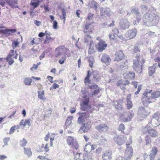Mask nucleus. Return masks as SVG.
<instances>
[{"mask_svg":"<svg viewBox=\"0 0 160 160\" xmlns=\"http://www.w3.org/2000/svg\"><path fill=\"white\" fill-rule=\"evenodd\" d=\"M160 97V91L157 90L152 92V90L146 89L142 94L141 101L144 106H148Z\"/></svg>","mask_w":160,"mask_h":160,"instance_id":"f257e3e1","label":"nucleus"},{"mask_svg":"<svg viewBox=\"0 0 160 160\" xmlns=\"http://www.w3.org/2000/svg\"><path fill=\"white\" fill-rule=\"evenodd\" d=\"M142 132L145 134L148 133L152 138H157L158 136L157 131L154 128H150V127L149 126L144 127L142 129Z\"/></svg>","mask_w":160,"mask_h":160,"instance_id":"f03ea898","label":"nucleus"},{"mask_svg":"<svg viewBox=\"0 0 160 160\" xmlns=\"http://www.w3.org/2000/svg\"><path fill=\"white\" fill-rule=\"evenodd\" d=\"M90 99L87 95L83 97L82 101L80 103L81 109L83 111H86L90 109L91 105L89 104Z\"/></svg>","mask_w":160,"mask_h":160,"instance_id":"7ed1b4c3","label":"nucleus"},{"mask_svg":"<svg viewBox=\"0 0 160 160\" xmlns=\"http://www.w3.org/2000/svg\"><path fill=\"white\" fill-rule=\"evenodd\" d=\"M132 143V141H131L130 143L128 144L127 143L126 146L127 147L124 153V157L126 160H130L132 157L133 149L132 147L128 146L130 144Z\"/></svg>","mask_w":160,"mask_h":160,"instance_id":"20e7f679","label":"nucleus"},{"mask_svg":"<svg viewBox=\"0 0 160 160\" xmlns=\"http://www.w3.org/2000/svg\"><path fill=\"white\" fill-rule=\"evenodd\" d=\"M133 62L132 66L133 69L138 73H141L142 71V63L141 62L138 60H133Z\"/></svg>","mask_w":160,"mask_h":160,"instance_id":"39448f33","label":"nucleus"},{"mask_svg":"<svg viewBox=\"0 0 160 160\" xmlns=\"http://www.w3.org/2000/svg\"><path fill=\"white\" fill-rule=\"evenodd\" d=\"M138 112L140 116L143 119L149 115L150 112L148 109H145L144 107L141 106L139 107Z\"/></svg>","mask_w":160,"mask_h":160,"instance_id":"423d86ee","label":"nucleus"},{"mask_svg":"<svg viewBox=\"0 0 160 160\" xmlns=\"http://www.w3.org/2000/svg\"><path fill=\"white\" fill-rule=\"evenodd\" d=\"M107 44L103 40L101 39L96 45L95 47L99 52H102L107 47Z\"/></svg>","mask_w":160,"mask_h":160,"instance_id":"0eeeda50","label":"nucleus"},{"mask_svg":"<svg viewBox=\"0 0 160 160\" xmlns=\"http://www.w3.org/2000/svg\"><path fill=\"white\" fill-rule=\"evenodd\" d=\"M137 33L136 28H133L128 30L125 34V37L127 39H130L135 38Z\"/></svg>","mask_w":160,"mask_h":160,"instance_id":"6e6552de","label":"nucleus"},{"mask_svg":"<svg viewBox=\"0 0 160 160\" xmlns=\"http://www.w3.org/2000/svg\"><path fill=\"white\" fill-rule=\"evenodd\" d=\"M94 23V22L92 23L87 22L85 25L83 31L84 33H91L92 32L94 29V26L92 24Z\"/></svg>","mask_w":160,"mask_h":160,"instance_id":"1a4fd4ad","label":"nucleus"},{"mask_svg":"<svg viewBox=\"0 0 160 160\" xmlns=\"http://www.w3.org/2000/svg\"><path fill=\"white\" fill-rule=\"evenodd\" d=\"M152 126L156 127L160 124V117L158 113H155L152 116L151 120Z\"/></svg>","mask_w":160,"mask_h":160,"instance_id":"9d476101","label":"nucleus"},{"mask_svg":"<svg viewBox=\"0 0 160 160\" xmlns=\"http://www.w3.org/2000/svg\"><path fill=\"white\" fill-rule=\"evenodd\" d=\"M78 114L79 116L78 119V122L80 124H81L85 122V119L89 117V114L86 112H79Z\"/></svg>","mask_w":160,"mask_h":160,"instance_id":"9b49d317","label":"nucleus"},{"mask_svg":"<svg viewBox=\"0 0 160 160\" xmlns=\"http://www.w3.org/2000/svg\"><path fill=\"white\" fill-rule=\"evenodd\" d=\"M129 84V82L128 80L121 79L117 82L116 85L122 90H125L126 89V86L128 85Z\"/></svg>","mask_w":160,"mask_h":160,"instance_id":"f8f14e48","label":"nucleus"},{"mask_svg":"<svg viewBox=\"0 0 160 160\" xmlns=\"http://www.w3.org/2000/svg\"><path fill=\"white\" fill-rule=\"evenodd\" d=\"M115 142L119 146H121L127 140V138L125 136L122 137L117 135L114 138Z\"/></svg>","mask_w":160,"mask_h":160,"instance_id":"ddd939ff","label":"nucleus"},{"mask_svg":"<svg viewBox=\"0 0 160 160\" xmlns=\"http://www.w3.org/2000/svg\"><path fill=\"white\" fill-rule=\"evenodd\" d=\"M65 46L63 45H60L55 50V56L57 58H58L64 53Z\"/></svg>","mask_w":160,"mask_h":160,"instance_id":"4468645a","label":"nucleus"},{"mask_svg":"<svg viewBox=\"0 0 160 160\" xmlns=\"http://www.w3.org/2000/svg\"><path fill=\"white\" fill-rule=\"evenodd\" d=\"M95 128L100 133L104 132L107 131L108 129V127L105 123L100 124L95 127Z\"/></svg>","mask_w":160,"mask_h":160,"instance_id":"2eb2a0df","label":"nucleus"},{"mask_svg":"<svg viewBox=\"0 0 160 160\" xmlns=\"http://www.w3.org/2000/svg\"><path fill=\"white\" fill-rule=\"evenodd\" d=\"M123 102L122 99H119L113 101V104L115 108L118 110H123L124 108L122 106Z\"/></svg>","mask_w":160,"mask_h":160,"instance_id":"dca6fc26","label":"nucleus"},{"mask_svg":"<svg viewBox=\"0 0 160 160\" xmlns=\"http://www.w3.org/2000/svg\"><path fill=\"white\" fill-rule=\"evenodd\" d=\"M88 88L91 90H94L92 94V96H96L98 95L101 89H100L99 87L97 85L95 84L89 86Z\"/></svg>","mask_w":160,"mask_h":160,"instance_id":"f3484780","label":"nucleus"},{"mask_svg":"<svg viewBox=\"0 0 160 160\" xmlns=\"http://www.w3.org/2000/svg\"><path fill=\"white\" fill-rule=\"evenodd\" d=\"M101 61L102 62L108 65L109 64L111 61V59L108 55L106 53H103L102 55Z\"/></svg>","mask_w":160,"mask_h":160,"instance_id":"a211bd4d","label":"nucleus"},{"mask_svg":"<svg viewBox=\"0 0 160 160\" xmlns=\"http://www.w3.org/2000/svg\"><path fill=\"white\" fill-rule=\"evenodd\" d=\"M115 56L114 61H119L122 60L124 58L125 55L122 51L119 50L116 52Z\"/></svg>","mask_w":160,"mask_h":160,"instance_id":"6ab92c4d","label":"nucleus"},{"mask_svg":"<svg viewBox=\"0 0 160 160\" xmlns=\"http://www.w3.org/2000/svg\"><path fill=\"white\" fill-rule=\"evenodd\" d=\"M118 32V29L115 28L112 30V32L109 35L110 40L112 41H116L118 35L117 34L116 32Z\"/></svg>","mask_w":160,"mask_h":160,"instance_id":"aec40b11","label":"nucleus"},{"mask_svg":"<svg viewBox=\"0 0 160 160\" xmlns=\"http://www.w3.org/2000/svg\"><path fill=\"white\" fill-rule=\"evenodd\" d=\"M120 25L122 29H125L128 28L129 26V22L127 19H123L121 20Z\"/></svg>","mask_w":160,"mask_h":160,"instance_id":"412c9836","label":"nucleus"},{"mask_svg":"<svg viewBox=\"0 0 160 160\" xmlns=\"http://www.w3.org/2000/svg\"><path fill=\"white\" fill-rule=\"evenodd\" d=\"M123 75L124 78L127 80H132L135 79V74L132 72L129 71L124 73Z\"/></svg>","mask_w":160,"mask_h":160,"instance_id":"4be33fe9","label":"nucleus"},{"mask_svg":"<svg viewBox=\"0 0 160 160\" xmlns=\"http://www.w3.org/2000/svg\"><path fill=\"white\" fill-rule=\"evenodd\" d=\"M6 2L12 8H18V0H6Z\"/></svg>","mask_w":160,"mask_h":160,"instance_id":"5701e85b","label":"nucleus"},{"mask_svg":"<svg viewBox=\"0 0 160 160\" xmlns=\"http://www.w3.org/2000/svg\"><path fill=\"white\" fill-rule=\"evenodd\" d=\"M134 113H130L128 115L127 118L124 117L123 115H121L120 117L122 121L123 122H127L131 120L132 118L134 116Z\"/></svg>","mask_w":160,"mask_h":160,"instance_id":"b1692460","label":"nucleus"},{"mask_svg":"<svg viewBox=\"0 0 160 160\" xmlns=\"http://www.w3.org/2000/svg\"><path fill=\"white\" fill-rule=\"evenodd\" d=\"M84 41L85 42H89L90 43V48L88 51V53L90 54H91L92 52H91L90 51L91 49L90 47L92 44L93 43V42L92 40V37L88 35H87L84 38Z\"/></svg>","mask_w":160,"mask_h":160,"instance_id":"393cba45","label":"nucleus"},{"mask_svg":"<svg viewBox=\"0 0 160 160\" xmlns=\"http://www.w3.org/2000/svg\"><path fill=\"white\" fill-rule=\"evenodd\" d=\"M131 94H129L128 95L126 98V106L128 109H131L133 106V103L131 100Z\"/></svg>","mask_w":160,"mask_h":160,"instance_id":"a878e982","label":"nucleus"},{"mask_svg":"<svg viewBox=\"0 0 160 160\" xmlns=\"http://www.w3.org/2000/svg\"><path fill=\"white\" fill-rule=\"evenodd\" d=\"M112 153L111 152L108 150L106 151L102 155V158L103 160H108L112 158L111 155Z\"/></svg>","mask_w":160,"mask_h":160,"instance_id":"bb28decb","label":"nucleus"},{"mask_svg":"<svg viewBox=\"0 0 160 160\" xmlns=\"http://www.w3.org/2000/svg\"><path fill=\"white\" fill-rule=\"evenodd\" d=\"M44 0H31L30 5L33 7V9H35L38 6L39 3L43 2Z\"/></svg>","mask_w":160,"mask_h":160,"instance_id":"cd10ccee","label":"nucleus"},{"mask_svg":"<svg viewBox=\"0 0 160 160\" xmlns=\"http://www.w3.org/2000/svg\"><path fill=\"white\" fill-rule=\"evenodd\" d=\"M91 127V126L89 122L84 123L82 124L81 129L83 130L84 132H87Z\"/></svg>","mask_w":160,"mask_h":160,"instance_id":"c85d7f7f","label":"nucleus"},{"mask_svg":"<svg viewBox=\"0 0 160 160\" xmlns=\"http://www.w3.org/2000/svg\"><path fill=\"white\" fill-rule=\"evenodd\" d=\"M158 150L156 147H154L152 148L149 154L152 158L154 159L156 156Z\"/></svg>","mask_w":160,"mask_h":160,"instance_id":"c756f323","label":"nucleus"},{"mask_svg":"<svg viewBox=\"0 0 160 160\" xmlns=\"http://www.w3.org/2000/svg\"><path fill=\"white\" fill-rule=\"evenodd\" d=\"M46 37L44 41V44H48L52 42L54 38L50 36V34L46 32Z\"/></svg>","mask_w":160,"mask_h":160,"instance_id":"7c9ffc66","label":"nucleus"},{"mask_svg":"<svg viewBox=\"0 0 160 160\" xmlns=\"http://www.w3.org/2000/svg\"><path fill=\"white\" fill-rule=\"evenodd\" d=\"M18 54L17 53L16 51H15L13 50H10L7 56L12 57L15 59H17L18 58Z\"/></svg>","mask_w":160,"mask_h":160,"instance_id":"2f4dec72","label":"nucleus"},{"mask_svg":"<svg viewBox=\"0 0 160 160\" xmlns=\"http://www.w3.org/2000/svg\"><path fill=\"white\" fill-rule=\"evenodd\" d=\"M49 17L51 19L50 22H52L53 21V28L54 29H57L58 28V22L56 20H54V17L52 15H49Z\"/></svg>","mask_w":160,"mask_h":160,"instance_id":"473e14b6","label":"nucleus"},{"mask_svg":"<svg viewBox=\"0 0 160 160\" xmlns=\"http://www.w3.org/2000/svg\"><path fill=\"white\" fill-rule=\"evenodd\" d=\"M39 90L38 91V97L41 100H44L45 99L44 91L42 89H39Z\"/></svg>","mask_w":160,"mask_h":160,"instance_id":"72a5a7b5","label":"nucleus"},{"mask_svg":"<svg viewBox=\"0 0 160 160\" xmlns=\"http://www.w3.org/2000/svg\"><path fill=\"white\" fill-rule=\"evenodd\" d=\"M32 80L31 78H26L24 80V82L26 85H30L32 82Z\"/></svg>","mask_w":160,"mask_h":160,"instance_id":"f704fd0d","label":"nucleus"},{"mask_svg":"<svg viewBox=\"0 0 160 160\" xmlns=\"http://www.w3.org/2000/svg\"><path fill=\"white\" fill-rule=\"evenodd\" d=\"M24 153L27 156L30 157L32 155V152H31V150L30 148H26L24 147Z\"/></svg>","mask_w":160,"mask_h":160,"instance_id":"c9c22d12","label":"nucleus"},{"mask_svg":"<svg viewBox=\"0 0 160 160\" xmlns=\"http://www.w3.org/2000/svg\"><path fill=\"white\" fill-rule=\"evenodd\" d=\"M90 71H88V73L87 76L85 78L84 82L86 84L87 83H90L91 82V81L90 80V78L91 76V74L89 73Z\"/></svg>","mask_w":160,"mask_h":160,"instance_id":"e433bc0d","label":"nucleus"},{"mask_svg":"<svg viewBox=\"0 0 160 160\" xmlns=\"http://www.w3.org/2000/svg\"><path fill=\"white\" fill-rule=\"evenodd\" d=\"M67 141L68 144L69 146L71 145L74 142L73 138L71 136L68 137Z\"/></svg>","mask_w":160,"mask_h":160,"instance_id":"4c0bfd02","label":"nucleus"},{"mask_svg":"<svg viewBox=\"0 0 160 160\" xmlns=\"http://www.w3.org/2000/svg\"><path fill=\"white\" fill-rule=\"evenodd\" d=\"M125 126L122 123H121L118 128V130L119 131H121L123 133H125L124 130L125 129Z\"/></svg>","mask_w":160,"mask_h":160,"instance_id":"58836bf2","label":"nucleus"},{"mask_svg":"<svg viewBox=\"0 0 160 160\" xmlns=\"http://www.w3.org/2000/svg\"><path fill=\"white\" fill-rule=\"evenodd\" d=\"M148 74L149 76H152L155 71V69L153 66L150 67L149 68Z\"/></svg>","mask_w":160,"mask_h":160,"instance_id":"ea45409f","label":"nucleus"},{"mask_svg":"<svg viewBox=\"0 0 160 160\" xmlns=\"http://www.w3.org/2000/svg\"><path fill=\"white\" fill-rule=\"evenodd\" d=\"M94 60V59L93 57H89V59L88 60V62H89V66L91 68H92L93 66V64Z\"/></svg>","mask_w":160,"mask_h":160,"instance_id":"a19ab883","label":"nucleus"},{"mask_svg":"<svg viewBox=\"0 0 160 160\" xmlns=\"http://www.w3.org/2000/svg\"><path fill=\"white\" fill-rule=\"evenodd\" d=\"M140 49L137 46H135L132 49L131 52L132 53L134 54L136 53L140 52Z\"/></svg>","mask_w":160,"mask_h":160,"instance_id":"79ce46f5","label":"nucleus"},{"mask_svg":"<svg viewBox=\"0 0 160 160\" xmlns=\"http://www.w3.org/2000/svg\"><path fill=\"white\" fill-rule=\"evenodd\" d=\"M6 61L8 62L9 65H12L14 62L12 57L7 56L6 58Z\"/></svg>","mask_w":160,"mask_h":160,"instance_id":"37998d69","label":"nucleus"},{"mask_svg":"<svg viewBox=\"0 0 160 160\" xmlns=\"http://www.w3.org/2000/svg\"><path fill=\"white\" fill-rule=\"evenodd\" d=\"M158 56L154 59L155 62H158V67L160 68V51L158 53Z\"/></svg>","mask_w":160,"mask_h":160,"instance_id":"c03bdc74","label":"nucleus"},{"mask_svg":"<svg viewBox=\"0 0 160 160\" xmlns=\"http://www.w3.org/2000/svg\"><path fill=\"white\" fill-rule=\"evenodd\" d=\"M62 15L60 16V18L61 19H63V23H65V21L66 20V13L65 12V11L64 10H62Z\"/></svg>","mask_w":160,"mask_h":160,"instance_id":"a18cd8bd","label":"nucleus"},{"mask_svg":"<svg viewBox=\"0 0 160 160\" xmlns=\"http://www.w3.org/2000/svg\"><path fill=\"white\" fill-rule=\"evenodd\" d=\"M19 42L17 41H14L12 43V47L13 49H14L17 47H19Z\"/></svg>","mask_w":160,"mask_h":160,"instance_id":"49530a36","label":"nucleus"},{"mask_svg":"<svg viewBox=\"0 0 160 160\" xmlns=\"http://www.w3.org/2000/svg\"><path fill=\"white\" fill-rule=\"evenodd\" d=\"M8 29L9 30L7 32V34H8V35H13V33H15L17 32V30L15 29Z\"/></svg>","mask_w":160,"mask_h":160,"instance_id":"de8ad7c7","label":"nucleus"},{"mask_svg":"<svg viewBox=\"0 0 160 160\" xmlns=\"http://www.w3.org/2000/svg\"><path fill=\"white\" fill-rule=\"evenodd\" d=\"M145 141L147 145L149 144L151 142V138L150 136L146 135L145 137Z\"/></svg>","mask_w":160,"mask_h":160,"instance_id":"09e8293b","label":"nucleus"},{"mask_svg":"<svg viewBox=\"0 0 160 160\" xmlns=\"http://www.w3.org/2000/svg\"><path fill=\"white\" fill-rule=\"evenodd\" d=\"M64 53L68 57H70L71 56V53L68 49L65 47V49H64Z\"/></svg>","mask_w":160,"mask_h":160,"instance_id":"8fccbe9b","label":"nucleus"},{"mask_svg":"<svg viewBox=\"0 0 160 160\" xmlns=\"http://www.w3.org/2000/svg\"><path fill=\"white\" fill-rule=\"evenodd\" d=\"M72 116L69 117L66 120L65 124L66 125H68L72 123V120L73 119Z\"/></svg>","mask_w":160,"mask_h":160,"instance_id":"3c124183","label":"nucleus"},{"mask_svg":"<svg viewBox=\"0 0 160 160\" xmlns=\"http://www.w3.org/2000/svg\"><path fill=\"white\" fill-rule=\"evenodd\" d=\"M66 58L65 55L62 56L61 58L59 59L58 62L60 64H62L66 60Z\"/></svg>","mask_w":160,"mask_h":160,"instance_id":"603ef678","label":"nucleus"},{"mask_svg":"<svg viewBox=\"0 0 160 160\" xmlns=\"http://www.w3.org/2000/svg\"><path fill=\"white\" fill-rule=\"evenodd\" d=\"M41 64L40 62L36 64H34L33 67L31 68V70L32 71H33L37 69L39 65Z\"/></svg>","mask_w":160,"mask_h":160,"instance_id":"864d4df0","label":"nucleus"},{"mask_svg":"<svg viewBox=\"0 0 160 160\" xmlns=\"http://www.w3.org/2000/svg\"><path fill=\"white\" fill-rule=\"evenodd\" d=\"M72 147L75 149H77L78 148V144L77 141H74L72 145Z\"/></svg>","mask_w":160,"mask_h":160,"instance_id":"5fc2aeb1","label":"nucleus"},{"mask_svg":"<svg viewBox=\"0 0 160 160\" xmlns=\"http://www.w3.org/2000/svg\"><path fill=\"white\" fill-rule=\"evenodd\" d=\"M132 13H134L137 16H139L140 14V13L138 12V10L137 8H134L132 10Z\"/></svg>","mask_w":160,"mask_h":160,"instance_id":"6e6d98bb","label":"nucleus"},{"mask_svg":"<svg viewBox=\"0 0 160 160\" xmlns=\"http://www.w3.org/2000/svg\"><path fill=\"white\" fill-rule=\"evenodd\" d=\"M16 128V126L15 125L12 127L10 129V131L9 132V134H12L14 131H15Z\"/></svg>","mask_w":160,"mask_h":160,"instance_id":"4d7b16f0","label":"nucleus"},{"mask_svg":"<svg viewBox=\"0 0 160 160\" xmlns=\"http://www.w3.org/2000/svg\"><path fill=\"white\" fill-rule=\"evenodd\" d=\"M59 87V86L56 83H54L52 85V86L50 87V89L51 90L54 89H56L57 88H58Z\"/></svg>","mask_w":160,"mask_h":160,"instance_id":"13d9d810","label":"nucleus"},{"mask_svg":"<svg viewBox=\"0 0 160 160\" xmlns=\"http://www.w3.org/2000/svg\"><path fill=\"white\" fill-rule=\"evenodd\" d=\"M20 142H21V146L22 147H23L26 145V144L27 143V142L26 141V140H25V139L24 138L22 139V140Z\"/></svg>","mask_w":160,"mask_h":160,"instance_id":"bf43d9fd","label":"nucleus"},{"mask_svg":"<svg viewBox=\"0 0 160 160\" xmlns=\"http://www.w3.org/2000/svg\"><path fill=\"white\" fill-rule=\"evenodd\" d=\"M101 13L102 15H104L105 14H107V10L106 9L101 8Z\"/></svg>","mask_w":160,"mask_h":160,"instance_id":"052dcab7","label":"nucleus"},{"mask_svg":"<svg viewBox=\"0 0 160 160\" xmlns=\"http://www.w3.org/2000/svg\"><path fill=\"white\" fill-rule=\"evenodd\" d=\"M142 85H140L138 86V90L137 91L135 92V94L137 95L139 92L141 90L142 88Z\"/></svg>","mask_w":160,"mask_h":160,"instance_id":"680f3d73","label":"nucleus"},{"mask_svg":"<svg viewBox=\"0 0 160 160\" xmlns=\"http://www.w3.org/2000/svg\"><path fill=\"white\" fill-rule=\"evenodd\" d=\"M149 155H146L144 157V160H154V158H152Z\"/></svg>","mask_w":160,"mask_h":160,"instance_id":"e2e57ef3","label":"nucleus"},{"mask_svg":"<svg viewBox=\"0 0 160 160\" xmlns=\"http://www.w3.org/2000/svg\"><path fill=\"white\" fill-rule=\"evenodd\" d=\"M51 136H52V137H51L50 138V144H51V146H52V145H53V142H53V141L54 140V134H52Z\"/></svg>","mask_w":160,"mask_h":160,"instance_id":"0e129e2a","label":"nucleus"},{"mask_svg":"<svg viewBox=\"0 0 160 160\" xmlns=\"http://www.w3.org/2000/svg\"><path fill=\"white\" fill-rule=\"evenodd\" d=\"M38 158L41 160H51L50 159L46 158L44 156H38Z\"/></svg>","mask_w":160,"mask_h":160,"instance_id":"69168bd1","label":"nucleus"},{"mask_svg":"<svg viewBox=\"0 0 160 160\" xmlns=\"http://www.w3.org/2000/svg\"><path fill=\"white\" fill-rule=\"evenodd\" d=\"M102 150V148L101 147H99L95 151V152L96 154H98L101 153Z\"/></svg>","mask_w":160,"mask_h":160,"instance_id":"338daca9","label":"nucleus"},{"mask_svg":"<svg viewBox=\"0 0 160 160\" xmlns=\"http://www.w3.org/2000/svg\"><path fill=\"white\" fill-rule=\"evenodd\" d=\"M10 138L8 137L4 138L3 139V142L5 145H7L8 142L9 141Z\"/></svg>","mask_w":160,"mask_h":160,"instance_id":"774afa93","label":"nucleus"}]
</instances>
